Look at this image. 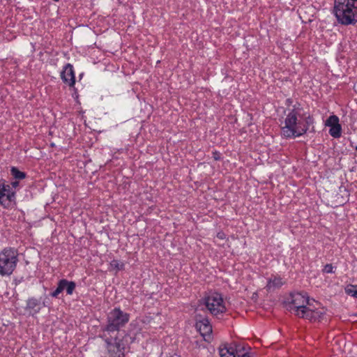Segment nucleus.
Returning <instances> with one entry per match:
<instances>
[{
    "label": "nucleus",
    "instance_id": "1",
    "mask_svg": "<svg viewBox=\"0 0 357 357\" xmlns=\"http://www.w3.org/2000/svg\"><path fill=\"white\" fill-rule=\"evenodd\" d=\"M312 123L310 116L303 114L301 109H293L281 123V133L286 138H295L305 134Z\"/></svg>",
    "mask_w": 357,
    "mask_h": 357
},
{
    "label": "nucleus",
    "instance_id": "2",
    "mask_svg": "<svg viewBox=\"0 0 357 357\" xmlns=\"http://www.w3.org/2000/svg\"><path fill=\"white\" fill-rule=\"evenodd\" d=\"M334 14L339 23L355 24L357 22V0H335Z\"/></svg>",
    "mask_w": 357,
    "mask_h": 357
},
{
    "label": "nucleus",
    "instance_id": "3",
    "mask_svg": "<svg viewBox=\"0 0 357 357\" xmlns=\"http://www.w3.org/2000/svg\"><path fill=\"white\" fill-rule=\"evenodd\" d=\"M311 305L309 296L305 292H293L287 301V309L301 318L304 316Z\"/></svg>",
    "mask_w": 357,
    "mask_h": 357
},
{
    "label": "nucleus",
    "instance_id": "4",
    "mask_svg": "<svg viewBox=\"0 0 357 357\" xmlns=\"http://www.w3.org/2000/svg\"><path fill=\"white\" fill-rule=\"evenodd\" d=\"M17 251L12 248H5L0 252V274L10 275L17 266Z\"/></svg>",
    "mask_w": 357,
    "mask_h": 357
},
{
    "label": "nucleus",
    "instance_id": "5",
    "mask_svg": "<svg viewBox=\"0 0 357 357\" xmlns=\"http://www.w3.org/2000/svg\"><path fill=\"white\" fill-rule=\"evenodd\" d=\"M108 324L105 328L107 332L117 331L129 321V314L119 308L112 310L108 315Z\"/></svg>",
    "mask_w": 357,
    "mask_h": 357
},
{
    "label": "nucleus",
    "instance_id": "6",
    "mask_svg": "<svg viewBox=\"0 0 357 357\" xmlns=\"http://www.w3.org/2000/svg\"><path fill=\"white\" fill-rule=\"evenodd\" d=\"M204 305L210 313L218 316L226 311L225 303L221 294L218 293L210 294L204 298Z\"/></svg>",
    "mask_w": 357,
    "mask_h": 357
},
{
    "label": "nucleus",
    "instance_id": "7",
    "mask_svg": "<svg viewBox=\"0 0 357 357\" xmlns=\"http://www.w3.org/2000/svg\"><path fill=\"white\" fill-rule=\"evenodd\" d=\"M107 349L110 357H124L125 344L123 341L115 337L114 342L107 339Z\"/></svg>",
    "mask_w": 357,
    "mask_h": 357
},
{
    "label": "nucleus",
    "instance_id": "8",
    "mask_svg": "<svg viewBox=\"0 0 357 357\" xmlns=\"http://www.w3.org/2000/svg\"><path fill=\"white\" fill-rule=\"evenodd\" d=\"M76 284L74 282L72 281H68L67 280L63 279L61 280L58 283V287L55 289L54 291H53L51 295L53 297H57L58 295L62 292L64 289L66 290V293L68 295L73 294L75 289Z\"/></svg>",
    "mask_w": 357,
    "mask_h": 357
},
{
    "label": "nucleus",
    "instance_id": "9",
    "mask_svg": "<svg viewBox=\"0 0 357 357\" xmlns=\"http://www.w3.org/2000/svg\"><path fill=\"white\" fill-rule=\"evenodd\" d=\"M326 310L324 307H319L314 310L312 306L306 311L302 318L307 319L310 321H320L324 319Z\"/></svg>",
    "mask_w": 357,
    "mask_h": 357
},
{
    "label": "nucleus",
    "instance_id": "10",
    "mask_svg": "<svg viewBox=\"0 0 357 357\" xmlns=\"http://www.w3.org/2000/svg\"><path fill=\"white\" fill-rule=\"evenodd\" d=\"M326 126L331 127L329 133L332 137L335 138L340 137L342 128L337 116L332 115L329 116L326 122Z\"/></svg>",
    "mask_w": 357,
    "mask_h": 357
},
{
    "label": "nucleus",
    "instance_id": "11",
    "mask_svg": "<svg viewBox=\"0 0 357 357\" xmlns=\"http://www.w3.org/2000/svg\"><path fill=\"white\" fill-rule=\"evenodd\" d=\"M61 77L63 82L69 86H73L75 83V73L73 67L71 64H66L62 72L61 73Z\"/></svg>",
    "mask_w": 357,
    "mask_h": 357
},
{
    "label": "nucleus",
    "instance_id": "12",
    "mask_svg": "<svg viewBox=\"0 0 357 357\" xmlns=\"http://www.w3.org/2000/svg\"><path fill=\"white\" fill-rule=\"evenodd\" d=\"M196 327L204 337L211 336L212 326L207 319H198L197 318Z\"/></svg>",
    "mask_w": 357,
    "mask_h": 357
},
{
    "label": "nucleus",
    "instance_id": "13",
    "mask_svg": "<svg viewBox=\"0 0 357 357\" xmlns=\"http://www.w3.org/2000/svg\"><path fill=\"white\" fill-rule=\"evenodd\" d=\"M10 188L8 185H0V204L6 205L14 197V194L10 192Z\"/></svg>",
    "mask_w": 357,
    "mask_h": 357
},
{
    "label": "nucleus",
    "instance_id": "14",
    "mask_svg": "<svg viewBox=\"0 0 357 357\" xmlns=\"http://www.w3.org/2000/svg\"><path fill=\"white\" fill-rule=\"evenodd\" d=\"M284 284V282L280 276H272L268 280L266 289L268 291H273L276 289L280 288Z\"/></svg>",
    "mask_w": 357,
    "mask_h": 357
},
{
    "label": "nucleus",
    "instance_id": "15",
    "mask_svg": "<svg viewBox=\"0 0 357 357\" xmlns=\"http://www.w3.org/2000/svg\"><path fill=\"white\" fill-rule=\"evenodd\" d=\"M26 307L29 310H33L35 312H38L40 309V302L36 298H29L27 301Z\"/></svg>",
    "mask_w": 357,
    "mask_h": 357
},
{
    "label": "nucleus",
    "instance_id": "16",
    "mask_svg": "<svg viewBox=\"0 0 357 357\" xmlns=\"http://www.w3.org/2000/svg\"><path fill=\"white\" fill-rule=\"evenodd\" d=\"M110 266L113 270L120 271L123 269L124 264L119 260L114 259L111 261Z\"/></svg>",
    "mask_w": 357,
    "mask_h": 357
},
{
    "label": "nucleus",
    "instance_id": "17",
    "mask_svg": "<svg viewBox=\"0 0 357 357\" xmlns=\"http://www.w3.org/2000/svg\"><path fill=\"white\" fill-rule=\"evenodd\" d=\"M220 357H236L234 352L227 347L220 349Z\"/></svg>",
    "mask_w": 357,
    "mask_h": 357
},
{
    "label": "nucleus",
    "instance_id": "18",
    "mask_svg": "<svg viewBox=\"0 0 357 357\" xmlns=\"http://www.w3.org/2000/svg\"><path fill=\"white\" fill-rule=\"evenodd\" d=\"M13 176L18 179H22L25 178V174L22 172L19 171L17 168L13 167L11 169Z\"/></svg>",
    "mask_w": 357,
    "mask_h": 357
},
{
    "label": "nucleus",
    "instance_id": "19",
    "mask_svg": "<svg viewBox=\"0 0 357 357\" xmlns=\"http://www.w3.org/2000/svg\"><path fill=\"white\" fill-rule=\"evenodd\" d=\"M345 291L347 294L357 298V286H350L345 289Z\"/></svg>",
    "mask_w": 357,
    "mask_h": 357
},
{
    "label": "nucleus",
    "instance_id": "20",
    "mask_svg": "<svg viewBox=\"0 0 357 357\" xmlns=\"http://www.w3.org/2000/svg\"><path fill=\"white\" fill-rule=\"evenodd\" d=\"M323 271L326 273H331L333 272V266L331 264H326L324 266Z\"/></svg>",
    "mask_w": 357,
    "mask_h": 357
},
{
    "label": "nucleus",
    "instance_id": "21",
    "mask_svg": "<svg viewBox=\"0 0 357 357\" xmlns=\"http://www.w3.org/2000/svg\"><path fill=\"white\" fill-rule=\"evenodd\" d=\"M217 238L223 240L226 238V235L223 232H218L217 234Z\"/></svg>",
    "mask_w": 357,
    "mask_h": 357
},
{
    "label": "nucleus",
    "instance_id": "22",
    "mask_svg": "<svg viewBox=\"0 0 357 357\" xmlns=\"http://www.w3.org/2000/svg\"><path fill=\"white\" fill-rule=\"evenodd\" d=\"M213 158L215 160H218L220 159L219 154L216 152L213 153Z\"/></svg>",
    "mask_w": 357,
    "mask_h": 357
},
{
    "label": "nucleus",
    "instance_id": "23",
    "mask_svg": "<svg viewBox=\"0 0 357 357\" xmlns=\"http://www.w3.org/2000/svg\"><path fill=\"white\" fill-rule=\"evenodd\" d=\"M241 357H250L249 354L245 353V354H243V355H241Z\"/></svg>",
    "mask_w": 357,
    "mask_h": 357
},
{
    "label": "nucleus",
    "instance_id": "24",
    "mask_svg": "<svg viewBox=\"0 0 357 357\" xmlns=\"http://www.w3.org/2000/svg\"><path fill=\"white\" fill-rule=\"evenodd\" d=\"M356 150L357 151V146H356Z\"/></svg>",
    "mask_w": 357,
    "mask_h": 357
}]
</instances>
